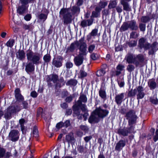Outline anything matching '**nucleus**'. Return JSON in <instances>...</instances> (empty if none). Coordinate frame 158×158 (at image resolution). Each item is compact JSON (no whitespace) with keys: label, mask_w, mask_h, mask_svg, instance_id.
<instances>
[{"label":"nucleus","mask_w":158,"mask_h":158,"mask_svg":"<svg viewBox=\"0 0 158 158\" xmlns=\"http://www.w3.org/2000/svg\"><path fill=\"white\" fill-rule=\"evenodd\" d=\"M26 56L27 60L30 61L26 64L25 69L26 72L29 73L34 71V64L37 65L41 63L42 55L37 52H33L29 49L27 51Z\"/></svg>","instance_id":"nucleus-1"},{"label":"nucleus","mask_w":158,"mask_h":158,"mask_svg":"<svg viewBox=\"0 0 158 158\" xmlns=\"http://www.w3.org/2000/svg\"><path fill=\"white\" fill-rule=\"evenodd\" d=\"M108 113L109 111L106 110H103L100 107L97 108L89 118V122L90 123L93 122L98 123L99 118H102L106 116Z\"/></svg>","instance_id":"nucleus-2"},{"label":"nucleus","mask_w":158,"mask_h":158,"mask_svg":"<svg viewBox=\"0 0 158 158\" xmlns=\"http://www.w3.org/2000/svg\"><path fill=\"white\" fill-rule=\"evenodd\" d=\"M59 13L60 17L62 16L63 17L64 24H68L71 23L72 16L69 9L62 8Z\"/></svg>","instance_id":"nucleus-3"},{"label":"nucleus","mask_w":158,"mask_h":158,"mask_svg":"<svg viewBox=\"0 0 158 158\" xmlns=\"http://www.w3.org/2000/svg\"><path fill=\"white\" fill-rule=\"evenodd\" d=\"M130 28L132 30H137L138 29V25L135 21L131 20L123 24L120 28L121 31H124Z\"/></svg>","instance_id":"nucleus-4"},{"label":"nucleus","mask_w":158,"mask_h":158,"mask_svg":"<svg viewBox=\"0 0 158 158\" xmlns=\"http://www.w3.org/2000/svg\"><path fill=\"white\" fill-rule=\"evenodd\" d=\"M77 46L79 47V49L80 50L79 54L86 55V48L87 45L84 42V39L81 38L78 41Z\"/></svg>","instance_id":"nucleus-5"},{"label":"nucleus","mask_w":158,"mask_h":158,"mask_svg":"<svg viewBox=\"0 0 158 158\" xmlns=\"http://www.w3.org/2000/svg\"><path fill=\"white\" fill-rule=\"evenodd\" d=\"M19 135L20 133L18 130H12L9 133V137L11 140L15 142L19 139Z\"/></svg>","instance_id":"nucleus-6"},{"label":"nucleus","mask_w":158,"mask_h":158,"mask_svg":"<svg viewBox=\"0 0 158 158\" xmlns=\"http://www.w3.org/2000/svg\"><path fill=\"white\" fill-rule=\"evenodd\" d=\"M127 119L129 120L130 125L134 124L136 122L137 117L133 111H130L127 114Z\"/></svg>","instance_id":"nucleus-7"},{"label":"nucleus","mask_w":158,"mask_h":158,"mask_svg":"<svg viewBox=\"0 0 158 158\" xmlns=\"http://www.w3.org/2000/svg\"><path fill=\"white\" fill-rule=\"evenodd\" d=\"M139 45L141 48H143L145 50L150 48V44L146 42V39L143 38H140L139 40Z\"/></svg>","instance_id":"nucleus-8"},{"label":"nucleus","mask_w":158,"mask_h":158,"mask_svg":"<svg viewBox=\"0 0 158 158\" xmlns=\"http://www.w3.org/2000/svg\"><path fill=\"white\" fill-rule=\"evenodd\" d=\"M17 108H18L17 106L9 107L7 109V112L5 114V117L7 119L9 118L11 113H15L16 111H19V110H17Z\"/></svg>","instance_id":"nucleus-9"},{"label":"nucleus","mask_w":158,"mask_h":158,"mask_svg":"<svg viewBox=\"0 0 158 158\" xmlns=\"http://www.w3.org/2000/svg\"><path fill=\"white\" fill-rule=\"evenodd\" d=\"M58 76L56 74H52L48 76L47 78V81L48 82V85L49 86H51L52 85L50 83L51 81H53L54 83H56L57 81H58Z\"/></svg>","instance_id":"nucleus-10"},{"label":"nucleus","mask_w":158,"mask_h":158,"mask_svg":"<svg viewBox=\"0 0 158 158\" xmlns=\"http://www.w3.org/2000/svg\"><path fill=\"white\" fill-rule=\"evenodd\" d=\"M11 155L10 152H6L5 148L0 147V158H8Z\"/></svg>","instance_id":"nucleus-11"},{"label":"nucleus","mask_w":158,"mask_h":158,"mask_svg":"<svg viewBox=\"0 0 158 158\" xmlns=\"http://www.w3.org/2000/svg\"><path fill=\"white\" fill-rule=\"evenodd\" d=\"M84 56L79 54L77 56L75 57L74 61L75 64L77 66H80L82 64L84 59Z\"/></svg>","instance_id":"nucleus-12"},{"label":"nucleus","mask_w":158,"mask_h":158,"mask_svg":"<svg viewBox=\"0 0 158 158\" xmlns=\"http://www.w3.org/2000/svg\"><path fill=\"white\" fill-rule=\"evenodd\" d=\"M136 91L137 99L139 100L143 98L145 95V94L143 92V88L141 86H139L137 88Z\"/></svg>","instance_id":"nucleus-13"},{"label":"nucleus","mask_w":158,"mask_h":158,"mask_svg":"<svg viewBox=\"0 0 158 158\" xmlns=\"http://www.w3.org/2000/svg\"><path fill=\"white\" fill-rule=\"evenodd\" d=\"M17 58L20 60H23L25 58V53L23 50H19L16 53Z\"/></svg>","instance_id":"nucleus-14"},{"label":"nucleus","mask_w":158,"mask_h":158,"mask_svg":"<svg viewBox=\"0 0 158 158\" xmlns=\"http://www.w3.org/2000/svg\"><path fill=\"white\" fill-rule=\"evenodd\" d=\"M78 41H77L72 43L70 46L68 47L67 48V50L66 51V53H68L69 52H73L75 49L76 46H77Z\"/></svg>","instance_id":"nucleus-15"},{"label":"nucleus","mask_w":158,"mask_h":158,"mask_svg":"<svg viewBox=\"0 0 158 158\" xmlns=\"http://www.w3.org/2000/svg\"><path fill=\"white\" fill-rule=\"evenodd\" d=\"M65 139L69 143H73L75 141L74 135L73 133H70L66 136Z\"/></svg>","instance_id":"nucleus-16"},{"label":"nucleus","mask_w":158,"mask_h":158,"mask_svg":"<svg viewBox=\"0 0 158 158\" xmlns=\"http://www.w3.org/2000/svg\"><path fill=\"white\" fill-rule=\"evenodd\" d=\"M101 9L98 7H96L95 10L92 12L91 17V18H97L100 16Z\"/></svg>","instance_id":"nucleus-17"},{"label":"nucleus","mask_w":158,"mask_h":158,"mask_svg":"<svg viewBox=\"0 0 158 158\" xmlns=\"http://www.w3.org/2000/svg\"><path fill=\"white\" fill-rule=\"evenodd\" d=\"M27 9V7L25 5H19L18 6L17 9V12L20 15L24 14Z\"/></svg>","instance_id":"nucleus-18"},{"label":"nucleus","mask_w":158,"mask_h":158,"mask_svg":"<svg viewBox=\"0 0 158 158\" xmlns=\"http://www.w3.org/2000/svg\"><path fill=\"white\" fill-rule=\"evenodd\" d=\"M87 101V98L86 96L84 94H81L80 95L79 100H78L76 104L78 106H80L81 105V102L85 103Z\"/></svg>","instance_id":"nucleus-19"},{"label":"nucleus","mask_w":158,"mask_h":158,"mask_svg":"<svg viewBox=\"0 0 158 158\" xmlns=\"http://www.w3.org/2000/svg\"><path fill=\"white\" fill-rule=\"evenodd\" d=\"M15 96L18 100H22L23 98L20 94V90L19 88H17L15 90Z\"/></svg>","instance_id":"nucleus-20"},{"label":"nucleus","mask_w":158,"mask_h":158,"mask_svg":"<svg viewBox=\"0 0 158 158\" xmlns=\"http://www.w3.org/2000/svg\"><path fill=\"white\" fill-rule=\"evenodd\" d=\"M59 59L57 58H54L52 61V64L57 68L60 67L62 65V62Z\"/></svg>","instance_id":"nucleus-21"},{"label":"nucleus","mask_w":158,"mask_h":158,"mask_svg":"<svg viewBox=\"0 0 158 158\" xmlns=\"http://www.w3.org/2000/svg\"><path fill=\"white\" fill-rule=\"evenodd\" d=\"M127 60L129 63H134L136 61L135 57L132 54H129L127 56Z\"/></svg>","instance_id":"nucleus-22"},{"label":"nucleus","mask_w":158,"mask_h":158,"mask_svg":"<svg viewBox=\"0 0 158 158\" xmlns=\"http://www.w3.org/2000/svg\"><path fill=\"white\" fill-rule=\"evenodd\" d=\"M58 82L56 85V87L60 88L65 84V82L63 77H60L58 80Z\"/></svg>","instance_id":"nucleus-23"},{"label":"nucleus","mask_w":158,"mask_h":158,"mask_svg":"<svg viewBox=\"0 0 158 158\" xmlns=\"http://www.w3.org/2000/svg\"><path fill=\"white\" fill-rule=\"evenodd\" d=\"M107 2L102 1L99 2L98 6L96 7H98L100 8L101 9V10L102 9L104 8L107 5Z\"/></svg>","instance_id":"nucleus-24"},{"label":"nucleus","mask_w":158,"mask_h":158,"mask_svg":"<svg viewBox=\"0 0 158 158\" xmlns=\"http://www.w3.org/2000/svg\"><path fill=\"white\" fill-rule=\"evenodd\" d=\"M148 84L151 89H154L157 86L156 83L155 81L153 80H150L148 82Z\"/></svg>","instance_id":"nucleus-25"},{"label":"nucleus","mask_w":158,"mask_h":158,"mask_svg":"<svg viewBox=\"0 0 158 158\" xmlns=\"http://www.w3.org/2000/svg\"><path fill=\"white\" fill-rule=\"evenodd\" d=\"M98 29H95L92 30L90 34V37H88L87 40L89 41L91 39L92 36L95 37L98 35Z\"/></svg>","instance_id":"nucleus-26"},{"label":"nucleus","mask_w":158,"mask_h":158,"mask_svg":"<svg viewBox=\"0 0 158 158\" xmlns=\"http://www.w3.org/2000/svg\"><path fill=\"white\" fill-rule=\"evenodd\" d=\"M87 75V73L84 70V69L82 67L80 71L78 77L80 78H83L86 77Z\"/></svg>","instance_id":"nucleus-27"},{"label":"nucleus","mask_w":158,"mask_h":158,"mask_svg":"<svg viewBox=\"0 0 158 158\" xmlns=\"http://www.w3.org/2000/svg\"><path fill=\"white\" fill-rule=\"evenodd\" d=\"M77 105L76 104L73 106V110L74 111V114L77 116L80 114V110L78 109Z\"/></svg>","instance_id":"nucleus-28"},{"label":"nucleus","mask_w":158,"mask_h":158,"mask_svg":"<svg viewBox=\"0 0 158 158\" xmlns=\"http://www.w3.org/2000/svg\"><path fill=\"white\" fill-rule=\"evenodd\" d=\"M121 4L123 6V9L126 11H129L131 10V8L128 3V2H121Z\"/></svg>","instance_id":"nucleus-29"},{"label":"nucleus","mask_w":158,"mask_h":158,"mask_svg":"<svg viewBox=\"0 0 158 158\" xmlns=\"http://www.w3.org/2000/svg\"><path fill=\"white\" fill-rule=\"evenodd\" d=\"M137 89H131L128 92V96L129 97H134L137 93Z\"/></svg>","instance_id":"nucleus-30"},{"label":"nucleus","mask_w":158,"mask_h":158,"mask_svg":"<svg viewBox=\"0 0 158 158\" xmlns=\"http://www.w3.org/2000/svg\"><path fill=\"white\" fill-rule=\"evenodd\" d=\"M150 102L152 103L157 104L158 103V100L157 98L156 95H154L150 99Z\"/></svg>","instance_id":"nucleus-31"},{"label":"nucleus","mask_w":158,"mask_h":158,"mask_svg":"<svg viewBox=\"0 0 158 158\" xmlns=\"http://www.w3.org/2000/svg\"><path fill=\"white\" fill-rule=\"evenodd\" d=\"M117 3L115 1H111L110 2L108 6V8L109 9H111L112 8H115Z\"/></svg>","instance_id":"nucleus-32"},{"label":"nucleus","mask_w":158,"mask_h":158,"mask_svg":"<svg viewBox=\"0 0 158 158\" xmlns=\"http://www.w3.org/2000/svg\"><path fill=\"white\" fill-rule=\"evenodd\" d=\"M99 95L102 98L105 99L106 98V94L105 91L101 89L99 91Z\"/></svg>","instance_id":"nucleus-33"},{"label":"nucleus","mask_w":158,"mask_h":158,"mask_svg":"<svg viewBox=\"0 0 158 158\" xmlns=\"http://www.w3.org/2000/svg\"><path fill=\"white\" fill-rule=\"evenodd\" d=\"M38 17L39 19L42 21L43 22H44L47 18V15L41 13L38 16Z\"/></svg>","instance_id":"nucleus-34"},{"label":"nucleus","mask_w":158,"mask_h":158,"mask_svg":"<svg viewBox=\"0 0 158 158\" xmlns=\"http://www.w3.org/2000/svg\"><path fill=\"white\" fill-rule=\"evenodd\" d=\"M77 81L74 79H71L69 81L66 83L67 85L75 86L77 84Z\"/></svg>","instance_id":"nucleus-35"},{"label":"nucleus","mask_w":158,"mask_h":158,"mask_svg":"<svg viewBox=\"0 0 158 158\" xmlns=\"http://www.w3.org/2000/svg\"><path fill=\"white\" fill-rule=\"evenodd\" d=\"M43 59L45 62H49L50 61L51 57L50 54H47L44 56Z\"/></svg>","instance_id":"nucleus-36"},{"label":"nucleus","mask_w":158,"mask_h":158,"mask_svg":"<svg viewBox=\"0 0 158 158\" xmlns=\"http://www.w3.org/2000/svg\"><path fill=\"white\" fill-rule=\"evenodd\" d=\"M106 73L105 70L103 69H101L98 70L96 73V75L98 77L103 76Z\"/></svg>","instance_id":"nucleus-37"},{"label":"nucleus","mask_w":158,"mask_h":158,"mask_svg":"<svg viewBox=\"0 0 158 158\" xmlns=\"http://www.w3.org/2000/svg\"><path fill=\"white\" fill-rule=\"evenodd\" d=\"M150 20L149 17L148 16H143L142 17L141 20L142 22L146 23Z\"/></svg>","instance_id":"nucleus-38"},{"label":"nucleus","mask_w":158,"mask_h":158,"mask_svg":"<svg viewBox=\"0 0 158 158\" xmlns=\"http://www.w3.org/2000/svg\"><path fill=\"white\" fill-rule=\"evenodd\" d=\"M158 45V43L156 42H154L152 45H150V48H151L153 49L156 51L157 50V45Z\"/></svg>","instance_id":"nucleus-39"},{"label":"nucleus","mask_w":158,"mask_h":158,"mask_svg":"<svg viewBox=\"0 0 158 158\" xmlns=\"http://www.w3.org/2000/svg\"><path fill=\"white\" fill-rule=\"evenodd\" d=\"M139 34L136 32L133 31L130 34V37L131 38L135 39L138 37Z\"/></svg>","instance_id":"nucleus-40"},{"label":"nucleus","mask_w":158,"mask_h":158,"mask_svg":"<svg viewBox=\"0 0 158 158\" xmlns=\"http://www.w3.org/2000/svg\"><path fill=\"white\" fill-rule=\"evenodd\" d=\"M15 41L13 39L10 40L6 43V45L10 47H12L14 44Z\"/></svg>","instance_id":"nucleus-41"},{"label":"nucleus","mask_w":158,"mask_h":158,"mask_svg":"<svg viewBox=\"0 0 158 158\" xmlns=\"http://www.w3.org/2000/svg\"><path fill=\"white\" fill-rule=\"evenodd\" d=\"M23 27L25 30H30L32 29L33 28V27L31 25H27L24 24L23 26Z\"/></svg>","instance_id":"nucleus-42"},{"label":"nucleus","mask_w":158,"mask_h":158,"mask_svg":"<svg viewBox=\"0 0 158 158\" xmlns=\"http://www.w3.org/2000/svg\"><path fill=\"white\" fill-rule=\"evenodd\" d=\"M139 27L141 31L144 32L145 30L146 25L142 23L139 24Z\"/></svg>","instance_id":"nucleus-43"},{"label":"nucleus","mask_w":158,"mask_h":158,"mask_svg":"<svg viewBox=\"0 0 158 158\" xmlns=\"http://www.w3.org/2000/svg\"><path fill=\"white\" fill-rule=\"evenodd\" d=\"M95 46L94 44H91L88 47V52L91 53L93 52V51L94 50Z\"/></svg>","instance_id":"nucleus-44"},{"label":"nucleus","mask_w":158,"mask_h":158,"mask_svg":"<svg viewBox=\"0 0 158 158\" xmlns=\"http://www.w3.org/2000/svg\"><path fill=\"white\" fill-rule=\"evenodd\" d=\"M119 133L123 136H127L129 133V132L128 130L126 129H123L122 130L119 131Z\"/></svg>","instance_id":"nucleus-45"},{"label":"nucleus","mask_w":158,"mask_h":158,"mask_svg":"<svg viewBox=\"0 0 158 158\" xmlns=\"http://www.w3.org/2000/svg\"><path fill=\"white\" fill-rule=\"evenodd\" d=\"M38 130L37 127L36 126H34L33 130V134L34 136H35V137H37L38 136Z\"/></svg>","instance_id":"nucleus-46"},{"label":"nucleus","mask_w":158,"mask_h":158,"mask_svg":"<svg viewBox=\"0 0 158 158\" xmlns=\"http://www.w3.org/2000/svg\"><path fill=\"white\" fill-rule=\"evenodd\" d=\"M137 43V41L133 40L129 42L128 45L130 47H134L136 46Z\"/></svg>","instance_id":"nucleus-47"},{"label":"nucleus","mask_w":158,"mask_h":158,"mask_svg":"<svg viewBox=\"0 0 158 158\" xmlns=\"http://www.w3.org/2000/svg\"><path fill=\"white\" fill-rule=\"evenodd\" d=\"M77 149L78 151L81 153H82L84 151V147L81 145H79L77 147Z\"/></svg>","instance_id":"nucleus-48"},{"label":"nucleus","mask_w":158,"mask_h":158,"mask_svg":"<svg viewBox=\"0 0 158 158\" xmlns=\"http://www.w3.org/2000/svg\"><path fill=\"white\" fill-rule=\"evenodd\" d=\"M110 13L109 10L108 9H104L102 11V14L103 16H106L109 15Z\"/></svg>","instance_id":"nucleus-49"},{"label":"nucleus","mask_w":158,"mask_h":158,"mask_svg":"<svg viewBox=\"0 0 158 158\" xmlns=\"http://www.w3.org/2000/svg\"><path fill=\"white\" fill-rule=\"evenodd\" d=\"M56 127L57 129H60L62 127H64V123L62 122H60L56 124Z\"/></svg>","instance_id":"nucleus-50"},{"label":"nucleus","mask_w":158,"mask_h":158,"mask_svg":"<svg viewBox=\"0 0 158 158\" xmlns=\"http://www.w3.org/2000/svg\"><path fill=\"white\" fill-rule=\"evenodd\" d=\"M20 3L22 5H25L26 6L29 2H30L29 0H20Z\"/></svg>","instance_id":"nucleus-51"},{"label":"nucleus","mask_w":158,"mask_h":158,"mask_svg":"<svg viewBox=\"0 0 158 158\" xmlns=\"http://www.w3.org/2000/svg\"><path fill=\"white\" fill-rule=\"evenodd\" d=\"M81 26L83 27H87V24L86 20H84L82 21L81 23Z\"/></svg>","instance_id":"nucleus-52"},{"label":"nucleus","mask_w":158,"mask_h":158,"mask_svg":"<svg viewBox=\"0 0 158 158\" xmlns=\"http://www.w3.org/2000/svg\"><path fill=\"white\" fill-rule=\"evenodd\" d=\"M135 59H138L140 62H143L144 60L143 56L141 55H139L137 56Z\"/></svg>","instance_id":"nucleus-53"},{"label":"nucleus","mask_w":158,"mask_h":158,"mask_svg":"<svg viewBox=\"0 0 158 158\" xmlns=\"http://www.w3.org/2000/svg\"><path fill=\"white\" fill-rule=\"evenodd\" d=\"M90 57L92 60H97V55L95 53H93L90 55Z\"/></svg>","instance_id":"nucleus-54"},{"label":"nucleus","mask_w":158,"mask_h":158,"mask_svg":"<svg viewBox=\"0 0 158 158\" xmlns=\"http://www.w3.org/2000/svg\"><path fill=\"white\" fill-rule=\"evenodd\" d=\"M94 19L90 17V19H88L86 20L87 26H89L91 25L93 23V22Z\"/></svg>","instance_id":"nucleus-55"},{"label":"nucleus","mask_w":158,"mask_h":158,"mask_svg":"<svg viewBox=\"0 0 158 158\" xmlns=\"http://www.w3.org/2000/svg\"><path fill=\"white\" fill-rule=\"evenodd\" d=\"M73 66V63L69 61H68L66 63V66L67 68L70 69Z\"/></svg>","instance_id":"nucleus-56"},{"label":"nucleus","mask_w":158,"mask_h":158,"mask_svg":"<svg viewBox=\"0 0 158 158\" xmlns=\"http://www.w3.org/2000/svg\"><path fill=\"white\" fill-rule=\"evenodd\" d=\"M153 140L155 142L158 140V129H157L156 132V135L153 136Z\"/></svg>","instance_id":"nucleus-57"},{"label":"nucleus","mask_w":158,"mask_h":158,"mask_svg":"<svg viewBox=\"0 0 158 158\" xmlns=\"http://www.w3.org/2000/svg\"><path fill=\"white\" fill-rule=\"evenodd\" d=\"M64 127H67L70 125V121L69 120H66L64 123Z\"/></svg>","instance_id":"nucleus-58"},{"label":"nucleus","mask_w":158,"mask_h":158,"mask_svg":"<svg viewBox=\"0 0 158 158\" xmlns=\"http://www.w3.org/2000/svg\"><path fill=\"white\" fill-rule=\"evenodd\" d=\"M72 10L75 12H79L80 11V8L78 7L73 6V7Z\"/></svg>","instance_id":"nucleus-59"},{"label":"nucleus","mask_w":158,"mask_h":158,"mask_svg":"<svg viewBox=\"0 0 158 158\" xmlns=\"http://www.w3.org/2000/svg\"><path fill=\"white\" fill-rule=\"evenodd\" d=\"M114 45L115 47V52H117L118 51V40L117 39L116 40V41Z\"/></svg>","instance_id":"nucleus-60"},{"label":"nucleus","mask_w":158,"mask_h":158,"mask_svg":"<svg viewBox=\"0 0 158 158\" xmlns=\"http://www.w3.org/2000/svg\"><path fill=\"white\" fill-rule=\"evenodd\" d=\"M79 107H81V110L83 112H84L87 111L85 105L81 104V106Z\"/></svg>","instance_id":"nucleus-61"},{"label":"nucleus","mask_w":158,"mask_h":158,"mask_svg":"<svg viewBox=\"0 0 158 158\" xmlns=\"http://www.w3.org/2000/svg\"><path fill=\"white\" fill-rule=\"evenodd\" d=\"M134 66L132 65H129L127 67V69L129 72H131L134 69Z\"/></svg>","instance_id":"nucleus-62"},{"label":"nucleus","mask_w":158,"mask_h":158,"mask_svg":"<svg viewBox=\"0 0 158 158\" xmlns=\"http://www.w3.org/2000/svg\"><path fill=\"white\" fill-rule=\"evenodd\" d=\"M38 94L35 91H33L31 93V96L33 98H36Z\"/></svg>","instance_id":"nucleus-63"},{"label":"nucleus","mask_w":158,"mask_h":158,"mask_svg":"<svg viewBox=\"0 0 158 158\" xmlns=\"http://www.w3.org/2000/svg\"><path fill=\"white\" fill-rule=\"evenodd\" d=\"M92 138V137L91 136H89L85 137L84 139L86 143H88Z\"/></svg>","instance_id":"nucleus-64"}]
</instances>
